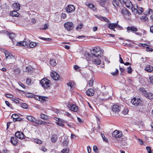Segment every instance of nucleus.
<instances>
[{"label":"nucleus","instance_id":"32","mask_svg":"<svg viewBox=\"0 0 153 153\" xmlns=\"http://www.w3.org/2000/svg\"><path fill=\"white\" fill-rule=\"evenodd\" d=\"M106 0H100V4L102 7H104Z\"/></svg>","mask_w":153,"mask_h":153},{"label":"nucleus","instance_id":"60","mask_svg":"<svg viewBox=\"0 0 153 153\" xmlns=\"http://www.w3.org/2000/svg\"><path fill=\"white\" fill-rule=\"evenodd\" d=\"M39 99L41 100H42L43 101H45V97H39Z\"/></svg>","mask_w":153,"mask_h":153},{"label":"nucleus","instance_id":"26","mask_svg":"<svg viewBox=\"0 0 153 153\" xmlns=\"http://www.w3.org/2000/svg\"><path fill=\"white\" fill-rule=\"evenodd\" d=\"M40 115L41 118L46 120H48V117L47 116L42 113Z\"/></svg>","mask_w":153,"mask_h":153},{"label":"nucleus","instance_id":"54","mask_svg":"<svg viewBox=\"0 0 153 153\" xmlns=\"http://www.w3.org/2000/svg\"><path fill=\"white\" fill-rule=\"evenodd\" d=\"M6 97L10 98H12L13 97V96L12 95L8 94H6Z\"/></svg>","mask_w":153,"mask_h":153},{"label":"nucleus","instance_id":"45","mask_svg":"<svg viewBox=\"0 0 153 153\" xmlns=\"http://www.w3.org/2000/svg\"><path fill=\"white\" fill-rule=\"evenodd\" d=\"M54 120L56 121H58L61 123H63L64 121L63 120L57 117L55 118Z\"/></svg>","mask_w":153,"mask_h":153},{"label":"nucleus","instance_id":"61","mask_svg":"<svg viewBox=\"0 0 153 153\" xmlns=\"http://www.w3.org/2000/svg\"><path fill=\"white\" fill-rule=\"evenodd\" d=\"M41 39H42L46 41H49L50 40V38H45L42 37L41 38Z\"/></svg>","mask_w":153,"mask_h":153},{"label":"nucleus","instance_id":"16","mask_svg":"<svg viewBox=\"0 0 153 153\" xmlns=\"http://www.w3.org/2000/svg\"><path fill=\"white\" fill-rule=\"evenodd\" d=\"M94 91L92 89H89L86 91V94L90 96H93L94 94Z\"/></svg>","mask_w":153,"mask_h":153},{"label":"nucleus","instance_id":"34","mask_svg":"<svg viewBox=\"0 0 153 153\" xmlns=\"http://www.w3.org/2000/svg\"><path fill=\"white\" fill-rule=\"evenodd\" d=\"M36 45V43L33 42H31L29 44V46L30 48H33Z\"/></svg>","mask_w":153,"mask_h":153},{"label":"nucleus","instance_id":"29","mask_svg":"<svg viewBox=\"0 0 153 153\" xmlns=\"http://www.w3.org/2000/svg\"><path fill=\"white\" fill-rule=\"evenodd\" d=\"M112 4L115 7L118 6L119 4V1L118 0H113L112 2Z\"/></svg>","mask_w":153,"mask_h":153},{"label":"nucleus","instance_id":"9","mask_svg":"<svg viewBox=\"0 0 153 153\" xmlns=\"http://www.w3.org/2000/svg\"><path fill=\"white\" fill-rule=\"evenodd\" d=\"M121 12L124 16H129L131 13L126 8L122 9L121 10Z\"/></svg>","mask_w":153,"mask_h":153},{"label":"nucleus","instance_id":"58","mask_svg":"<svg viewBox=\"0 0 153 153\" xmlns=\"http://www.w3.org/2000/svg\"><path fill=\"white\" fill-rule=\"evenodd\" d=\"M119 57H120V60L119 61L121 63H124V62L122 58L121 57V55L119 54Z\"/></svg>","mask_w":153,"mask_h":153},{"label":"nucleus","instance_id":"8","mask_svg":"<svg viewBox=\"0 0 153 153\" xmlns=\"http://www.w3.org/2000/svg\"><path fill=\"white\" fill-rule=\"evenodd\" d=\"M16 137L20 139H23L24 138L25 135L24 134L20 131H17L15 134Z\"/></svg>","mask_w":153,"mask_h":153},{"label":"nucleus","instance_id":"19","mask_svg":"<svg viewBox=\"0 0 153 153\" xmlns=\"http://www.w3.org/2000/svg\"><path fill=\"white\" fill-rule=\"evenodd\" d=\"M97 18L100 20H103L107 22H110V21L108 19L105 17H103L101 16H97Z\"/></svg>","mask_w":153,"mask_h":153},{"label":"nucleus","instance_id":"28","mask_svg":"<svg viewBox=\"0 0 153 153\" xmlns=\"http://www.w3.org/2000/svg\"><path fill=\"white\" fill-rule=\"evenodd\" d=\"M27 119L31 122L33 123L35 117L31 116H28L27 117Z\"/></svg>","mask_w":153,"mask_h":153},{"label":"nucleus","instance_id":"59","mask_svg":"<svg viewBox=\"0 0 153 153\" xmlns=\"http://www.w3.org/2000/svg\"><path fill=\"white\" fill-rule=\"evenodd\" d=\"M87 149L88 153H90L91 151V149L90 146H88L87 147Z\"/></svg>","mask_w":153,"mask_h":153},{"label":"nucleus","instance_id":"23","mask_svg":"<svg viewBox=\"0 0 153 153\" xmlns=\"http://www.w3.org/2000/svg\"><path fill=\"white\" fill-rule=\"evenodd\" d=\"M17 11L15 10L10 12V15L12 16L18 17L19 16V14Z\"/></svg>","mask_w":153,"mask_h":153},{"label":"nucleus","instance_id":"62","mask_svg":"<svg viewBox=\"0 0 153 153\" xmlns=\"http://www.w3.org/2000/svg\"><path fill=\"white\" fill-rule=\"evenodd\" d=\"M19 84L20 86L21 87H22L23 88H25V86L24 85V84H23L21 82H20V83H19Z\"/></svg>","mask_w":153,"mask_h":153},{"label":"nucleus","instance_id":"2","mask_svg":"<svg viewBox=\"0 0 153 153\" xmlns=\"http://www.w3.org/2000/svg\"><path fill=\"white\" fill-rule=\"evenodd\" d=\"M41 84L45 89H49L50 88V81L46 78H44L41 80Z\"/></svg>","mask_w":153,"mask_h":153},{"label":"nucleus","instance_id":"37","mask_svg":"<svg viewBox=\"0 0 153 153\" xmlns=\"http://www.w3.org/2000/svg\"><path fill=\"white\" fill-rule=\"evenodd\" d=\"M18 115L16 114H14L12 116V117L13 119V121L14 120H16L18 117Z\"/></svg>","mask_w":153,"mask_h":153},{"label":"nucleus","instance_id":"36","mask_svg":"<svg viewBox=\"0 0 153 153\" xmlns=\"http://www.w3.org/2000/svg\"><path fill=\"white\" fill-rule=\"evenodd\" d=\"M34 142L36 143L40 144L42 143V141L38 139H35L34 140Z\"/></svg>","mask_w":153,"mask_h":153},{"label":"nucleus","instance_id":"12","mask_svg":"<svg viewBox=\"0 0 153 153\" xmlns=\"http://www.w3.org/2000/svg\"><path fill=\"white\" fill-rule=\"evenodd\" d=\"M146 98L151 99L153 98V94L150 92H147L144 91L143 92Z\"/></svg>","mask_w":153,"mask_h":153},{"label":"nucleus","instance_id":"38","mask_svg":"<svg viewBox=\"0 0 153 153\" xmlns=\"http://www.w3.org/2000/svg\"><path fill=\"white\" fill-rule=\"evenodd\" d=\"M31 80L30 78H28L26 80V83L27 85H29L31 84Z\"/></svg>","mask_w":153,"mask_h":153},{"label":"nucleus","instance_id":"22","mask_svg":"<svg viewBox=\"0 0 153 153\" xmlns=\"http://www.w3.org/2000/svg\"><path fill=\"white\" fill-rule=\"evenodd\" d=\"M127 30L136 32L137 31V29L134 27H128L127 28Z\"/></svg>","mask_w":153,"mask_h":153},{"label":"nucleus","instance_id":"42","mask_svg":"<svg viewBox=\"0 0 153 153\" xmlns=\"http://www.w3.org/2000/svg\"><path fill=\"white\" fill-rule=\"evenodd\" d=\"M132 69L131 66H129L128 68V73L131 74L132 72Z\"/></svg>","mask_w":153,"mask_h":153},{"label":"nucleus","instance_id":"48","mask_svg":"<svg viewBox=\"0 0 153 153\" xmlns=\"http://www.w3.org/2000/svg\"><path fill=\"white\" fill-rule=\"evenodd\" d=\"M147 151L148 153H151V148L150 147L147 146L146 147Z\"/></svg>","mask_w":153,"mask_h":153},{"label":"nucleus","instance_id":"14","mask_svg":"<svg viewBox=\"0 0 153 153\" xmlns=\"http://www.w3.org/2000/svg\"><path fill=\"white\" fill-rule=\"evenodd\" d=\"M68 107L70 110L75 112H76L77 110V108L76 106L73 104H71L68 105Z\"/></svg>","mask_w":153,"mask_h":153},{"label":"nucleus","instance_id":"64","mask_svg":"<svg viewBox=\"0 0 153 153\" xmlns=\"http://www.w3.org/2000/svg\"><path fill=\"white\" fill-rule=\"evenodd\" d=\"M150 31L153 33V25L151 26L150 27Z\"/></svg>","mask_w":153,"mask_h":153},{"label":"nucleus","instance_id":"7","mask_svg":"<svg viewBox=\"0 0 153 153\" xmlns=\"http://www.w3.org/2000/svg\"><path fill=\"white\" fill-rule=\"evenodd\" d=\"M65 10L68 13H71L75 10V7L72 5H68L65 8Z\"/></svg>","mask_w":153,"mask_h":153},{"label":"nucleus","instance_id":"47","mask_svg":"<svg viewBox=\"0 0 153 153\" xmlns=\"http://www.w3.org/2000/svg\"><path fill=\"white\" fill-rule=\"evenodd\" d=\"M82 24H79L76 27V29H81L82 28Z\"/></svg>","mask_w":153,"mask_h":153},{"label":"nucleus","instance_id":"1","mask_svg":"<svg viewBox=\"0 0 153 153\" xmlns=\"http://www.w3.org/2000/svg\"><path fill=\"white\" fill-rule=\"evenodd\" d=\"M92 53L91 55L89 53H87L88 56V59L89 60L91 59V58L93 59H92V62H94L95 64L99 65L100 64L101 60L98 59H94V57H100L102 55L103 51L98 46L95 47L91 51Z\"/></svg>","mask_w":153,"mask_h":153},{"label":"nucleus","instance_id":"39","mask_svg":"<svg viewBox=\"0 0 153 153\" xmlns=\"http://www.w3.org/2000/svg\"><path fill=\"white\" fill-rule=\"evenodd\" d=\"M15 36V34L13 33H10L9 35V37L11 39H13Z\"/></svg>","mask_w":153,"mask_h":153},{"label":"nucleus","instance_id":"6","mask_svg":"<svg viewBox=\"0 0 153 153\" xmlns=\"http://www.w3.org/2000/svg\"><path fill=\"white\" fill-rule=\"evenodd\" d=\"M141 100L139 98L134 97L131 100V103L134 105L137 106L141 103Z\"/></svg>","mask_w":153,"mask_h":153},{"label":"nucleus","instance_id":"13","mask_svg":"<svg viewBox=\"0 0 153 153\" xmlns=\"http://www.w3.org/2000/svg\"><path fill=\"white\" fill-rule=\"evenodd\" d=\"M20 6L19 4L18 3H14L12 4L13 8L16 11H18L19 10Z\"/></svg>","mask_w":153,"mask_h":153},{"label":"nucleus","instance_id":"33","mask_svg":"<svg viewBox=\"0 0 153 153\" xmlns=\"http://www.w3.org/2000/svg\"><path fill=\"white\" fill-rule=\"evenodd\" d=\"M69 152V149L68 147L64 149L61 151L62 153H68Z\"/></svg>","mask_w":153,"mask_h":153},{"label":"nucleus","instance_id":"10","mask_svg":"<svg viewBox=\"0 0 153 153\" xmlns=\"http://www.w3.org/2000/svg\"><path fill=\"white\" fill-rule=\"evenodd\" d=\"M122 135L121 132L117 130L115 131L112 134V136L115 137H120Z\"/></svg>","mask_w":153,"mask_h":153},{"label":"nucleus","instance_id":"21","mask_svg":"<svg viewBox=\"0 0 153 153\" xmlns=\"http://www.w3.org/2000/svg\"><path fill=\"white\" fill-rule=\"evenodd\" d=\"M145 70L146 71L151 72L153 70V68L150 65H147L145 68Z\"/></svg>","mask_w":153,"mask_h":153},{"label":"nucleus","instance_id":"25","mask_svg":"<svg viewBox=\"0 0 153 153\" xmlns=\"http://www.w3.org/2000/svg\"><path fill=\"white\" fill-rule=\"evenodd\" d=\"M33 123L41 125L42 124L43 121L39 119H37L35 118Z\"/></svg>","mask_w":153,"mask_h":153},{"label":"nucleus","instance_id":"20","mask_svg":"<svg viewBox=\"0 0 153 153\" xmlns=\"http://www.w3.org/2000/svg\"><path fill=\"white\" fill-rule=\"evenodd\" d=\"M124 5L128 8H129L130 7L131 8L134 6L133 5L131 2L129 1H126V3Z\"/></svg>","mask_w":153,"mask_h":153},{"label":"nucleus","instance_id":"57","mask_svg":"<svg viewBox=\"0 0 153 153\" xmlns=\"http://www.w3.org/2000/svg\"><path fill=\"white\" fill-rule=\"evenodd\" d=\"M93 150L95 152H96V153L97 152V151L98 150V148L97 146H94Z\"/></svg>","mask_w":153,"mask_h":153},{"label":"nucleus","instance_id":"55","mask_svg":"<svg viewBox=\"0 0 153 153\" xmlns=\"http://www.w3.org/2000/svg\"><path fill=\"white\" fill-rule=\"evenodd\" d=\"M68 140L65 141L63 143V146H66L68 144Z\"/></svg>","mask_w":153,"mask_h":153},{"label":"nucleus","instance_id":"3","mask_svg":"<svg viewBox=\"0 0 153 153\" xmlns=\"http://www.w3.org/2000/svg\"><path fill=\"white\" fill-rule=\"evenodd\" d=\"M131 10L134 14L138 13L139 14H141L144 10L143 8L138 7L137 4H134L131 7Z\"/></svg>","mask_w":153,"mask_h":153},{"label":"nucleus","instance_id":"35","mask_svg":"<svg viewBox=\"0 0 153 153\" xmlns=\"http://www.w3.org/2000/svg\"><path fill=\"white\" fill-rule=\"evenodd\" d=\"M129 111L128 109L127 108H124L123 110L122 113L126 115L127 114Z\"/></svg>","mask_w":153,"mask_h":153},{"label":"nucleus","instance_id":"4","mask_svg":"<svg viewBox=\"0 0 153 153\" xmlns=\"http://www.w3.org/2000/svg\"><path fill=\"white\" fill-rule=\"evenodd\" d=\"M64 26L68 31L71 30L74 27L73 23L71 22H67L64 24Z\"/></svg>","mask_w":153,"mask_h":153},{"label":"nucleus","instance_id":"30","mask_svg":"<svg viewBox=\"0 0 153 153\" xmlns=\"http://www.w3.org/2000/svg\"><path fill=\"white\" fill-rule=\"evenodd\" d=\"M87 5L88 7L91 9L94 10H95L96 9V8L92 4H87Z\"/></svg>","mask_w":153,"mask_h":153},{"label":"nucleus","instance_id":"41","mask_svg":"<svg viewBox=\"0 0 153 153\" xmlns=\"http://www.w3.org/2000/svg\"><path fill=\"white\" fill-rule=\"evenodd\" d=\"M21 106L24 108H28L27 105L25 103H23L21 104Z\"/></svg>","mask_w":153,"mask_h":153},{"label":"nucleus","instance_id":"44","mask_svg":"<svg viewBox=\"0 0 153 153\" xmlns=\"http://www.w3.org/2000/svg\"><path fill=\"white\" fill-rule=\"evenodd\" d=\"M101 135L103 140L105 142H107L108 141V139L106 138L105 137L104 134H101Z\"/></svg>","mask_w":153,"mask_h":153},{"label":"nucleus","instance_id":"63","mask_svg":"<svg viewBox=\"0 0 153 153\" xmlns=\"http://www.w3.org/2000/svg\"><path fill=\"white\" fill-rule=\"evenodd\" d=\"M79 68V67L78 65H74V68L75 70H78Z\"/></svg>","mask_w":153,"mask_h":153},{"label":"nucleus","instance_id":"18","mask_svg":"<svg viewBox=\"0 0 153 153\" xmlns=\"http://www.w3.org/2000/svg\"><path fill=\"white\" fill-rule=\"evenodd\" d=\"M28 44V42L25 41L18 42L17 43L16 45L19 46H24Z\"/></svg>","mask_w":153,"mask_h":153},{"label":"nucleus","instance_id":"15","mask_svg":"<svg viewBox=\"0 0 153 153\" xmlns=\"http://www.w3.org/2000/svg\"><path fill=\"white\" fill-rule=\"evenodd\" d=\"M120 27L119 25L116 23H110L108 27L115 31V30L114 28L116 27Z\"/></svg>","mask_w":153,"mask_h":153},{"label":"nucleus","instance_id":"43","mask_svg":"<svg viewBox=\"0 0 153 153\" xmlns=\"http://www.w3.org/2000/svg\"><path fill=\"white\" fill-rule=\"evenodd\" d=\"M14 58V56L11 53L6 58V59H12Z\"/></svg>","mask_w":153,"mask_h":153},{"label":"nucleus","instance_id":"56","mask_svg":"<svg viewBox=\"0 0 153 153\" xmlns=\"http://www.w3.org/2000/svg\"><path fill=\"white\" fill-rule=\"evenodd\" d=\"M44 26V27L41 29L45 30L48 29V25L47 24H45Z\"/></svg>","mask_w":153,"mask_h":153},{"label":"nucleus","instance_id":"52","mask_svg":"<svg viewBox=\"0 0 153 153\" xmlns=\"http://www.w3.org/2000/svg\"><path fill=\"white\" fill-rule=\"evenodd\" d=\"M56 124H57L58 125H59L60 126H61V127H64V124L62 123H60L59 122H56Z\"/></svg>","mask_w":153,"mask_h":153},{"label":"nucleus","instance_id":"5","mask_svg":"<svg viewBox=\"0 0 153 153\" xmlns=\"http://www.w3.org/2000/svg\"><path fill=\"white\" fill-rule=\"evenodd\" d=\"M121 109V106L117 105H114L112 107V111L115 113V114H118Z\"/></svg>","mask_w":153,"mask_h":153},{"label":"nucleus","instance_id":"31","mask_svg":"<svg viewBox=\"0 0 153 153\" xmlns=\"http://www.w3.org/2000/svg\"><path fill=\"white\" fill-rule=\"evenodd\" d=\"M153 10L151 9H149L145 13L146 15H148L150 14L151 13H153Z\"/></svg>","mask_w":153,"mask_h":153},{"label":"nucleus","instance_id":"11","mask_svg":"<svg viewBox=\"0 0 153 153\" xmlns=\"http://www.w3.org/2000/svg\"><path fill=\"white\" fill-rule=\"evenodd\" d=\"M51 76L53 79L55 80H58L59 78V76L55 71L52 72L51 74Z\"/></svg>","mask_w":153,"mask_h":153},{"label":"nucleus","instance_id":"40","mask_svg":"<svg viewBox=\"0 0 153 153\" xmlns=\"http://www.w3.org/2000/svg\"><path fill=\"white\" fill-rule=\"evenodd\" d=\"M94 81L92 79H91L88 82V84L90 86H92L93 84Z\"/></svg>","mask_w":153,"mask_h":153},{"label":"nucleus","instance_id":"24","mask_svg":"<svg viewBox=\"0 0 153 153\" xmlns=\"http://www.w3.org/2000/svg\"><path fill=\"white\" fill-rule=\"evenodd\" d=\"M57 138V136L56 134H53L52 136L51 141L53 143H55L56 142Z\"/></svg>","mask_w":153,"mask_h":153},{"label":"nucleus","instance_id":"17","mask_svg":"<svg viewBox=\"0 0 153 153\" xmlns=\"http://www.w3.org/2000/svg\"><path fill=\"white\" fill-rule=\"evenodd\" d=\"M18 139L16 137H12L11 138L10 142L14 145H16L17 143Z\"/></svg>","mask_w":153,"mask_h":153},{"label":"nucleus","instance_id":"46","mask_svg":"<svg viewBox=\"0 0 153 153\" xmlns=\"http://www.w3.org/2000/svg\"><path fill=\"white\" fill-rule=\"evenodd\" d=\"M146 50L147 51H150L152 52L153 51V50L152 48H150L149 47L147 46L146 47Z\"/></svg>","mask_w":153,"mask_h":153},{"label":"nucleus","instance_id":"50","mask_svg":"<svg viewBox=\"0 0 153 153\" xmlns=\"http://www.w3.org/2000/svg\"><path fill=\"white\" fill-rule=\"evenodd\" d=\"M66 17V15L65 13H62L61 14V18L62 19H65Z\"/></svg>","mask_w":153,"mask_h":153},{"label":"nucleus","instance_id":"49","mask_svg":"<svg viewBox=\"0 0 153 153\" xmlns=\"http://www.w3.org/2000/svg\"><path fill=\"white\" fill-rule=\"evenodd\" d=\"M149 79L150 83L152 84H153V76H151L149 77Z\"/></svg>","mask_w":153,"mask_h":153},{"label":"nucleus","instance_id":"51","mask_svg":"<svg viewBox=\"0 0 153 153\" xmlns=\"http://www.w3.org/2000/svg\"><path fill=\"white\" fill-rule=\"evenodd\" d=\"M11 53L8 52V51H5L4 52V54L6 57V58L7 57V56H8Z\"/></svg>","mask_w":153,"mask_h":153},{"label":"nucleus","instance_id":"27","mask_svg":"<svg viewBox=\"0 0 153 153\" xmlns=\"http://www.w3.org/2000/svg\"><path fill=\"white\" fill-rule=\"evenodd\" d=\"M50 65L53 66H54L56 65L55 60L53 59L50 60Z\"/></svg>","mask_w":153,"mask_h":153},{"label":"nucleus","instance_id":"53","mask_svg":"<svg viewBox=\"0 0 153 153\" xmlns=\"http://www.w3.org/2000/svg\"><path fill=\"white\" fill-rule=\"evenodd\" d=\"M126 0H119L120 2L122 4L124 5Z\"/></svg>","mask_w":153,"mask_h":153}]
</instances>
